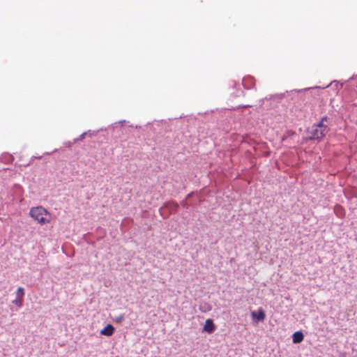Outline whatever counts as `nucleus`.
Returning a JSON list of instances; mask_svg holds the SVG:
<instances>
[{"label": "nucleus", "mask_w": 357, "mask_h": 357, "mask_svg": "<svg viewBox=\"0 0 357 357\" xmlns=\"http://www.w3.org/2000/svg\"><path fill=\"white\" fill-rule=\"evenodd\" d=\"M29 215L32 218L42 225L50 222V219L47 218V216L50 217V214L42 206L31 208L29 211Z\"/></svg>", "instance_id": "obj_2"}, {"label": "nucleus", "mask_w": 357, "mask_h": 357, "mask_svg": "<svg viewBox=\"0 0 357 357\" xmlns=\"http://www.w3.org/2000/svg\"><path fill=\"white\" fill-rule=\"evenodd\" d=\"M123 319H124V316H123V315H121V316H119V317H117L116 321H117L118 322H120V321H121Z\"/></svg>", "instance_id": "obj_12"}, {"label": "nucleus", "mask_w": 357, "mask_h": 357, "mask_svg": "<svg viewBox=\"0 0 357 357\" xmlns=\"http://www.w3.org/2000/svg\"><path fill=\"white\" fill-rule=\"evenodd\" d=\"M242 84L245 89H250L255 85V80L252 77L248 76L243 79Z\"/></svg>", "instance_id": "obj_3"}, {"label": "nucleus", "mask_w": 357, "mask_h": 357, "mask_svg": "<svg viewBox=\"0 0 357 357\" xmlns=\"http://www.w3.org/2000/svg\"><path fill=\"white\" fill-rule=\"evenodd\" d=\"M22 302H23V299H22L20 298H17V297L15 300L13 301V303L17 305L18 307H20L22 305Z\"/></svg>", "instance_id": "obj_10"}, {"label": "nucleus", "mask_w": 357, "mask_h": 357, "mask_svg": "<svg viewBox=\"0 0 357 357\" xmlns=\"http://www.w3.org/2000/svg\"><path fill=\"white\" fill-rule=\"evenodd\" d=\"M24 296V289L23 287H18L16 291V297L23 299Z\"/></svg>", "instance_id": "obj_8"}, {"label": "nucleus", "mask_w": 357, "mask_h": 357, "mask_svg": "<svg viewBox=\"0 0 357 357\" xmlns=\"http://www.w3.org/2000/svg\"><path fill=\"white\" fill-rule=\"evenodd\" d=\"M292 337H293V342L295 344H298V343L301 342L303 340L304 335L301 332L297 331L293 334Z\"/></svg>", "instance_id": "obj_7"}, {"label": "nucleus", "mask_w": 357, "mask_h": 357, "mask_svg": "<svg viewBox=\"0 0 357 357\" xmlns=\"http://www.w3.org/2000/svg\"><path fill=\"white\" fill-rule=\"evenodd\" d=\"M167 207L170 211H176L177 208L178 207V205L175 203H169L167 205Z\"/></svg>", "instance_id": "obj_9"}, {"label": "nucleus", "mask_w": 357, "mask_h": 357, "mask_svg": "<svg viewBox=\"0 0 357 357\" xmlns=\"http://www.w3.org/2000/svg\"><path fill=\"white\" fill-rule=\"evenodd\" d=\"M215 330V326L213 324V321L212 319H207L205 322L204 326V331L208 333H212Z\"/></svg>", "instance_id": "obj_5"}, {"label": "nucleus", "mask_w": 357, "mask_h": 357, "mask_svg": "<svg viewBox=\"0 0 357 357\" xmlns=\"http://www.w3.org/2000/svg\"><path fill=\"white\" fill-rule=\"evenodd\" d=\"M328 118L327 116H323L320 121L313 125L311 128L307 130V139L310 140H321L328 132L329 128L325 123L328 122Z\"/></svg>", "instance_id": "obj_1"}, {"label": "nucleus", "mask_w": 357, "mask_h": 357, "mask_svg": "<svg viewBox=\"0 0 357 357\" xmlns=\"http://www.w3.org/2000/svg\"><path fill=\"white\" fill-rule=\"evenodd\" d=\"M87 135V132H83L77 139H75V142H78L80 140H82L85 138L86 135Z\"/></svg>", "instance_id": "obj_11"}, {"label": "nucleus", "mask_w": 357, "mask_h": 357, "mask_svg": "<svg viewBox=\"0 0 357 357\" xmlns=\"http://www.w3.org/2000/svg\"><path fill=\"white\" fill-rule=\"evenodd\" d=\"M114 328L111 324H107L102 330L100 331V334L106 336H111L114 333Z\"/></svg>", "instance_id": "obj_6"}, {"label": "nucleus", "mask_w": 357, "mask_h": 357, "mask_svg": "<svg viewBox=\"0 0 357 357\" xmlns=\"http://www.w3.org/2000/svg\"><path fill=\"white\" fill-rule=\"evenodd\" d=\"M252 317L258 321H263L266 318V314L262 309H259L257 312L253 311L251 313Z\"/></svg>", "instance_id": "obj_4"}]
</instances>
